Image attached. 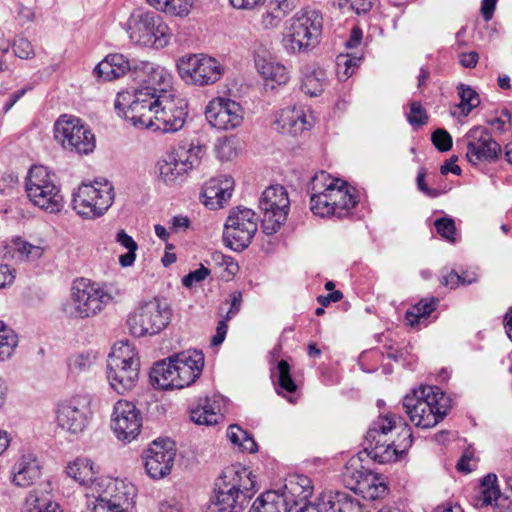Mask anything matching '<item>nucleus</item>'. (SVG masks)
Wrapping results in <instances>:
<instances>
[{
    "label": "nucleus",
    "mask_w": 512,
    "mask_h": 512,
    "mask_svg": "<svg viewBox=\"0 0 512 512\" xmlns=\"http://www.w3.org/2000/svg\"><path fill=\"white\" fill-rule=\"evenodd\" d=\"M94 463L87 458H77L67 466L69 477L82 485H89L88 507L93 512H129L133 507L136 489L123 480L96 478Z\"/></svg>",
    "instance_id": "f257e3e1"
},
{
    "label": "nucleus",
    "mask_w": 512,
    "mask_h": 512,
    "mask_svg": "<svg viewBox=\"0 0 512 512\" xmlns=\"http://www.w3.org/2000/svg\"><path fill=\"white\" fill-rule=\"evenodd\" d=\"M395 418L391 413L379 416L366 433L365 450L379 463L398 460L413 443L411 428L407 424L397 427Z\"/></svg>",
    "instance_id": "f03ea898"
},
{
    "label": "nucleus",
    "mask_w": 512,
    "mask_h": 512,
    "mask_svg": "<svg viewBox=\"0 0 512 512\" xmlns=\"http://www.w3.org/2000/svg\"><path fill=\"white\" fill-rule=\"evenodd\" d=\"M309 191L310 209L320 217H344L358 203L357 196L347 189L344 182L332 178L324 171L315 174L311 179Z\"/></svg>",
    "instance_id": "7ed1b4c3"
},
{
    "label": "nucleus",
    "mask_w": 512,
    "mask_h": 512,
    "mask_svg": "<svg viewBox=\"0 0 512 512\" xmlns=\"http://www.w3.org/2000/svg\"><path fill=\"white\" fill-rule=\"evenodd\" d=\"M403 407L416 427L429 429L447 415L450 399L437 386H421L404 397Z\"/></svg>",
    "instance_id": "20e7f679"
},
{
    "label": "nucleus",
    "mask_w": 512,
    "mask_h": 512,
    "mask_svg": "<svg viewBox=\"0 0 512 512\" xmlns=\"http://www.w3.org/2000/svg\"><path fill=\"white\" fill-rule=\"evenodd\" d=\"M323 17L315 9L305 8L287 22L282 43L288 54H302L313 50L320 42Z\"/></svg>",
    "instance_id": "39448f33"
},
{
    "label": "nucleus",
    "mask_w": 512,
    "mask_h": 512,
    "mask_svg": "<svg viewBox=\"0 0 512 512\" xmlns=\"http://www.w3.org/2000/svg\"><path fill=\"white\" fill-rule=\"evenodd\" d=\"M246 468H227L216 484L212 512H242L255 480Z\"/></svg>",
    "instance_id": "423d86ee"
},
{
    "label": "nucleus",
    "mask_w": 512,
    "mask_h": 512,
    "mask_svg": "<svg viewBox=\"0 0 512 512\" xmlns=\"http://www.w3.org/2000/svg\"><path fill=\"white\" fill-rule=\"evenodd\" d=\"M128 34L130 40L139 46L163 49L172 39L173 33L164 19L155 12L138 11L128 19Z\"/></svg>",
    "instance_id": "0eeeda50"
},
{
    "label": "nucleus",
    "mask_w": 512,
    "mask_h": 512,
    "mask_svg": "<svg viewBox=\"0 0 512 512\" xmlns=\"http://www.w3.org/2000/svg\"><path fill=\"white\" fill-rule=\"evenodd\" d=\"M140 361L134 346L118 342L109 354L107 378L111 387L119 394L131 390L139 377Z\"/></svg>",
    "instance_id": "6e6552de"
},
{
    "label": "nucleus",
    "mask_w": 512,
    "mask_h": 512,
    "mask_svg": "<svg viewBox=\"0 0 512 512\" xmlns=\"http://www.w3.org/2000/svg\"><path fill=\"white\" fill-rule=\"evenodd\" d=\"M150 91L138 88L132 92H119L114 102L117 114L137 128L151 129L160 94Z\"/></svg>",
    "instance_id": "1a4fd4ad"
},
{
    "label": "nucleus",
    "mask_w": 512,
    "mask_h": 512,
    "mask_svg": "<svg viewBox=\"0 0 512 512\" xmlns=\"http://www.w3.org/2000/svg\"><path fill=\"white\" fill-rule=\"evenodd\" d=\"M172 318L169 304L157 298L140 303L126 320L130 334L135 337L154 336L164 330Z\"/></svg>",
    "instance_id": "9d476101"
},
{
    "label": "nucleus",
    "mask_w": 512,
    "mask_h": 512,
    "mask_svg": "<svg viewBox=\"0 0 512 512\" xmlns=\"http://www.w3.org/2000/svg\"><path fill=\"white\" fill-rule=\"evenodd\" d=\"M204 154L205 147L198 142L178 146L158 161L160 179L167 185L182 182L190 171L200 166Z\"/></svg>",
    "instance_id": "9b49d317"
},
{
    "label": "nucleus",
    "mask_w": 512,
    "mask_h": 512,
    "mask_svg": "<svg viewBox=\"0 0 512 512\" xmlns=\"http://www.w3.org/2000/svg\"><path fill=\"white\" fill-rule=\"evenodd\" d=\"M29 200L37 207L56 213L62 208L63 197L55 183V175L42 165L30 168L25 182Z\"/></svg>",
    "instance_id": "f8f14e48"
},
{
    "label": "nucleus",
    "mask_w": 512,
    "mask_h": 512,
    "mask_svg": "<svg viewBox=\"0 0 512 512\" xmlns=\"http://www.w3.org/2000/svg\"><path fill=\"white\" fill-rule=\"evenodd\" d=\"M114 196V188L106 179L82 183L72 194V207L82 217L97 218L111 207Z\"/></svg>",
    "instance_id": "ddd939ff"
},
{
    "label": "nucleus",
    "mask_w": 512,
    "mask_h": 512,
    "mask_svg": "<svg viewBox=\"0 0 512 512\" xmlns=\"http://www.w3.org/2000/svg\"><path fill=\"white\" fill-rule=\"evenodd\" d=\"M113 297L97 283L86 279L74 281L67 312L71 317L86 319L98 315Z\"/></svg>",
    "instance_id": "4468645a"
},
{
    "label": "nucleus",
    "mask_w": 512,
    "mask_h": 512,
    "mask_svg": "<svg viewBox=\"0 0 512 512\" xmlns=\"http://www.w3.org/2000/svg\"><path fill=\"white\" fill-rule=\"evenodd\" d=\"M54 138L71 153L87 155L95 149V136L77 117L62 115L54 124Z\"/></svg>",
    "instance_id": "2eb2a0df"
},
{
    "label": "nucleus",
    "mask_w": 512,
    "mask_h": 512,
    "mask_svg": "<svg viewBox=\"0 0 512 512\" xmlns=\"http://www.w3.org/2000/svg\"><path fill=\"white\" fill-rule=\"evenodd\" d=\"M188 116L187 100L176 91L160 94L153 120V131L174 133L181 130Z\"/></svg>",
    "instance_id": "dca6fc26"
},
{
    "label": "nucleus",
    "mask_w": 512,
    "mask_h": 512,
    "mask_svg": "<svg viewBox=\"0 0 512 512\" xmlns=\"http://www.w3.org/2000/svg\"><path fill=\"white\" fill-rule=\"evenodd\" d=\"M177 68L186 83L197 86L214 84L224 74V66L217 59L203 54L182 57Z\"/></svg>",
    "instance_id": "f3484780"
},
{
    "label": "nucleus",
    "mask_w": 512,
    "mask_h": 512,
    "mask_svg": "<svg viewBox=\"0 0 512 512\" xmlns=\"http://www.w3.org/2000/svg\"><path fill=\"white\" fill-rule=\"evenodd\" d=\"M259 209L263 214V232L267 235L276 233L286 222L290 209L286 189L281 185H271L266 188L259 200Z\"/></svg>",
    "instance_id": "a211bd4d"
},
{
    "label": "nucleus",
    "mask_w": 512,
    "mask_h": 512,
    "mask_svg": "<svg viewBox=\"0 0 512 512\" xmlns=\"http://www.w3.org/2000/svg\"><path fill=\"white\" fill-rule=\"evenodd\" d=\"M255 212L249 208L236 207L231 210L224 226V239L235 251H242L249 246L257 232Z\"/></svg>",
    "instance_id": "6ab92c4d"
},
{
    "label": "nucleus",
    "mask_w": 512,
    "mask_h": 512,
    "mask_svg": "<svg viewBox=\"0 0 512 512\" xmlns=\"http://www.w3.org/2000/svg\"><path fill=\"white\" fill-rule=\"evenodd\" d=\"M457 145L466 149V159L472 165L481 162H494L498 159L501 147L484 126H474L457 140Z\"/></svg>",
    "instance_id": "aec40b11"
},
{
    "label": "nucleus",
    "mask_w": 512,
    "mask_h": 512,
    "mask_svg": "<svg viewBox=\"0 0 512 512\" xmlns=\"http://www.w3.org/2000/svg\"><path fill=\"white\" fill-rule=\"evenodd\" d=\"M91 398L77 395L60 402L56 409V421L59 427L72 434L83 432L91 418Z\"/></svg>",
    "instance_id": "412c9836"
},
{
    "label": "nucleus",
    "mask_w": 512,
    "mask_h": 512,
    "mask_svg": "<svg viewBox=\"0 0 512 512\" xmlns=\"http://www.w3.org/2000/svg\"><path fill=\"white\" fill-rule=\"evenodd\" d=\"M142 415L137 406L127 400H118L111 415V429L123 442L135 440L141 432Z\"/></svg>",
    "instance_id": "4be33fe9"
},
{
    "label": "nucleus",
    "mask_w": 512,
    "mask_h": 512,
    "mask_svg": "<svg viewBox=\"0 0 512 512\" xmlns=\"http://www.w3.org/2000/svg\"><path fill=\"white\" fill-rule=\"evenodd\" d=\"M176 457L175 443L170 439L153 441L144 452V466L152 479L169 475Z\"/></svg>",
    "instance_id": "5701e85b"
},
{
    "label": "nucleus",
    "mask_w": 512,
    "mask_h": 512,
    "mask_svg": "<svg viewBox=\"0 0 512 512\" xmlns=\"http://www.w3.org/2000/svg\"><path fill=\"white\" fill-rule=\"evenodd\" d=\"M208 123L219 130H230L243 122V109L234 100L218 97L211 100L205 108Z\"/></svg>",
    "instance_id": "b1692460"
},
{
    "label": "nucleus",
    "mask_w": 512,
    "mask_h": 512,
    "mask_svg": "<svg viewBox=\"0 0 512 512\" xmlns=\"http://www.w3.org/2000/svg\"><path fill=\"white\" fill-rule=\"evenodd\" d=\"M313 124L314 117L304 106H291L280 110L273 122L276 131L292 136L310 130Z\"/></svg>",
    "instance_id": "393cba45"
},
{
    "label": "nucleus",
    "mask_w": 512,
    "mask_h": 512,
    "mask_svg": "<svg viewBox=\"0 0 512 512\" xmlns=\"http://www.w3.org/2000/svg\"><path fill=\"white\" fill-rule=\"evenodd\" d=\"M134 73L141 78L140 88L151 89L153 94L175 91L172 86L173 76L165 67L145 61L134 65Z\"/></svg>",
    "instance_id": "a878e982"
},
{
    "label": "nucleus",
    "mask_w": 512,
    "mask_h": 512,
    "mask_svg": "<svg viewBox=\"0 0 512 512\" xmlns=\"http://www.w3.org/2000/svg\"><path fill=\"white\" fill-rule=\"evenodd\" d=\"M254 63L257 71L266 80L275 82L278 85H284L290 79L287 68L280 62H277L269 49L261 43L256 44L254 47Z\"/></svg>",
    "instance_id": "bb28decb"
},
{
    "label": "nucleus",
    "mask_w": 512,
    "mask_h": 512,
    "mask_svg": "<svg viewBox=\"0 0 512 512\" xmlns=\"http://www.w3.org/2000/svg\"><path fill=\"white\" fill-rule=\"evenodd\" d=\"M178 382L181 388L194 383L202 373L204 354L199 350H187L173 355Z\"/></svg>",
    "instance_id": "cd10ccee"
},
{
    "label": "nucleus",
    "mask_w": 512,
    "mask_h": 512,
    "mask_svg": "<svg viewBox=\"0 0 512 512\" xmlns=\"http://www.w3.org/2000/svg\"><path fill=\"white\" fill-rule=\"evenodd\" d=\"M233 188L234 181L229 176L211 178L202 188L201 201L211 210L221 208L230 199Z\"/></svg>",
    "instance_id": "c85d7f7f"
},
{
    "label": "nucleus",
    "mask_w": 512,
    "mask_h": 512,
    "mask_svg": "<svg viewBox=\"0 0 512 512\" xmlns=\"http://www.w3.org/2000/svg\"><path fill=\"white\" fill-rule=\"evenodd\" d=\"M41 475V466L33 452H22L12 466V482L20 487H29Z\"/></svg>",
    "instance_id": "c756f323"
},
{
    "label": "nucleus",
    "mask_w": 512,
    "mask_h": 512,
    "mask_svg": "<svg viewBox=\"0 0 512 512\" xmlns=\"http://www.w3.org/2000/svg\"><path fill=\"white\" fill-rule=\"evenodd\" d=\"M315 507L319 512H363L359 498L346 491L324 494Z\"/></svg>",
    "instance_id": "7c9ffc66"
},
{
    "label": "nucleus",
    "mask_w": 512,
    "mask_h": 512,
    "mask_svg": "<svg viewBox=\"0 0 512 512\" xmlns=\"http://www.w3.org/2000/svg\"><path fill=\"white\" fill-rule=\"evenodd\" d=\"M249 512H286L285 499L276 491H266L253 502ZM287 512H319L313 504H305L299 508H291Z\"/></svg>",
    "instance_id": "2f4dec72"
},
{
    "label": "nucleus",
    "mask_w": 512,
    "mask_h": 512,
    "mask_svg": "<svg viewBox=\"0 0 512 512\" xmlns=\"http://www.w3.org/2000/svg\"><path fill=\"white\" fill-rule=\"evenodd\" d=\"M132 69L134 70V66L126 56L120 53H111L97 64L94 74L105 81H111L123 77Z\"/></svg>",
    "instance_id": "473e14b6"
},
{
    "label": "nucleus",
    "mask_w": 512,
    "mask_h": 512,
    "mask_svg": "<svg viewBox=\"0 0 512 512\" xmlns=\"http://www.w3.org/2000/svg\"><path fill=\"white\" fill-rule=\"evenodd\" d=\"M150 379L154 387L162 390L181 389L173 355L168 358V362L162 360L153 366Z\"/></svg>",
    "instance_id": "72a5a7b5"
},
{
    "label": "nucleus",
    "mask_w": 512,
    "mask_h": 512,
    "mask_svg": "<svg viewBox=\"0 0 512 512\" xmlns=\"http://www.w3.org/2000/svg\"><path fill=\"white\" fill-rule=\"evenodd\" d=\"M220 418L222 414L218 396L200 399L198 405L191 409V420L198 425H214Z\"/></svg>",
    "instance_id": "f704fd0d"
},
{
    "label": "nucleus",
    "mask_w": 512,
    "mask_h": 512,
    "mask_svg": "<svg viewBox=\"0 0 512 512\" xmlns=\"http://www.w3.org/2000/svg\"><path fill=\"white\" fill-rule=\"evenodd\" d=\"M359 476L350 489L356 494L360 493L364 498L375 500L386 494V485L373 473L358 472Z\"/></svg>",
    "instance_id": "c9c22d12"
},
{
    "label": "nucleus",
    "mask_w": 512,
    "mask_h": 512,
    "mask_svg": "<svg viewBox=\"0 0 512 512\" xmlns=\"http://www.w3.org/2000/svg\"><path fill=\"white\" fill-rule=\"evenodd\" d=\"M327 82L326 71L320 67L307 68L303 74L301 90L311 97L320 95Z\"/></svg>",
    "instance_id": "e433bc0d"
},
{
    "label": "nucleus",
    "mask_w": 512,
    "mask_h": 512,
    "mask_svg": "<svg viewBox=\"0 0 512 512\" xmlns=\"http://www.w3.org/2000/svg\"><path fill=\"white\" fill-rule=\"evenodd\" d=\"M97 360L98 353L94 350L73 353L67 359L68 371L74 376L86 374L93 369Z\"/></svg>",
    "instance_id": "4c0bfd02"
},
{
    "label": "nucleus",
    "mask_w": 512,
    "mask_h": 512,
    "mask_svg": "<svg viewBox=\"0 0 512 512\" xmlns=\"http://www.w3.org/2000/svg\"><path fill=\"white\" fill-rule=\"evenodd\" d=\"M271 377L275 383L276 392L279 395L285 396L286 393H294L297 390V385L291 376L290 365L286 360L278 362L275 370L271 372Z\"/></svg>",
    "instance_id": "58836bf2"
},
{
    "label": "nucleus",
    "mask_w": 512,
    "mask_h": 512,
    "mask_svg": "<svg viewBox=\"0 0 512 512\" xmlns=\"http://www.w3.org/2000/svg\"><path fill=\"white\" fill-rule=\"evenodd\" d=\"M158 11L176 17H186L192 10L193 0H147Z\"/></svg>",
    "instance_id": "ea45409f"
},
{
    "label": "nucleus",
    "mask_w": 512,
    "mask_h": 512,
    "mask_svg": "<svg viewBox=\"0 0 512 512\" xmlns=\"http://www.w3.org/2000/svg\"><path fill=\"white\" fill-rule=\"evenodd\" d=\"M438 299H423L407 310L405 320L408 325L414 327L426 321L429 315L436 309Z\"/></svg>",
    "instance_id": "a19ab883"
},
{
    "label": "nucleus",
    "mask_w": 512,
    "mask_h": 512,
    "mask_svg": "<svg viewBox=\"0 0 512 512\" xmlns=\"http://www.w3.org/2000/svg\"><path fill=\"white\" fill-rule=\"evenodd\" d=\"M241 302H242L241 292H234L231 295V307H230L229 311L227 312L226 316L222 320L219 321L217 328H216V333L211 339L212 346H218V345L222 344L223 341L225 340L227 330H228L227 321L230 320L234 315H236L239 312Z\"/></svg>",
    "instance_id": "79ce46f5"
},
{
    "label": "nucleus",
    "mask_w": 512,
    "mask_h": 512,
    "mask_svg": "<svg viewBox=\"0 0 512 512\" xmlns=\"http://www.w3.org/2000/svg\"><path fill=\"white\" fill-rule=\"evenodd\" d=\"M227 437L231 443L239 447L242 451L255 453L258 449L254 438L238 425H230L228 427Z\"/></svg>",
    "instance_id": "37998d69"
},
{
    "label": "nucleus",
    "mask_w": 512,
    "mask_h": 512,
    "mask_svg": "<svg viewBox=\"0 0 512 512\" xmlns=\"http://www.w3.org/2000/svg\"><path fill=\"white\" fill-rule=\"evenodd\" d=\"M285 495L289 494L296 499L294 502L297 504V501H305L312 495V486L310 484V479L305 476H297L295 478H291L287 484H285Z\"/></svg>",
    "instance_id": "c03bdc74"
},
{
    "label": "nucleus",
    "mask_w": 512,
    "mask_h": 512,
    "mask_svg": "<svg viewBox=\"0 0 512 512\" xmlns=\"http://www.w3.org/2000/svg\"><path fill=\"white\" fill-rule=\"evenodd\" d=\"M18 345L16 333L0 321V361L9 359Z\"/></svg>",
    "instance_id": "a18cd8bd"
},
{
    "label": "nucleus",
    "mask_w": 512,
    "mask_h": 512,
    "mask_svg": "<svg viewBox=\"0 0 512 512\" xmlns=\"http://www.w3.org/2000/svg\"><path fill=\"white\" fill-rule=\"evenodd\" d=\"M116 241L125 249L127 253L119 257V263L122 267H130L134 264L136 259V251L138 249L137 243L129 236L124 230L117 233Z\"/></svg>",
    "instance_id": "49530a36"
},
{
    "label": "nucleus",
    "mask_w": 512,
    "mask_h": 512,
    "mask_svg": "<svg viewBox=\"0 0 512 512\" xmlns=\"http://www.w3.org/2000/svg\"><path fill=\"white\" fill-rule=\"evenodd\" d=\"M361 62V57L352 54H340L336 58L337 77L340 81H346L354 74Z\"/></svg>",
    "instance_id": "de8ad7c7"
},
{
    "label": "nucleus",
    "mask_w": 512,
    "mask_h": 512,
    "mask_svg": "<svg viewBox=\"0 0 512 512\" xmlns=\"http://www.w3.org/2000/svg\"><path fill=\"white\" fill-rule=\"evenodd\" d=\"M457 89L460 97L458 107L461 109L462 114L467 116L480 104L479 95L473 88L465 84H459Z\"/></svg>",
    "instance_id": "09e8293b"
},
{
    "label": "nucleus",
    "mask_w": 512,
    "mask_h": 512,
    "mask_svg": "<svg viewBox=\"0 0 512 512\" xmlns=\"http://www.w3.org/2000/svg\"><path fill=\"white\" fill-rule=\"evenodd\" d=\"M14 249L22 260L38 259L42 256L43 250L39 246L32 245L22 239L14 241Z\"/></svg>",
    "instance_id": "8fccbe9b"
},
{
    "label": "nucleus",
    "mask_w": 512,
    "mask_h": 512,
    "mask_svg": "<svg viewBox=\"0 0 512 512\" xmlns=\"http://www.w3.org/2000/svg\"><path fill=\"white\" fill-rule=\"evenodd\" d=\"M434 227L437 233L446 241L454 243L456 241V226L452 218L442 217L436 219Z\"/></svg>",
    "instance_id": "3c124183"
},
{
    "label": "nucleus",
    "mask_w": 512,
    "mask_h": 512,
    "mask_svg": "<svg viewBox=\"0 0 512 512\" xmlns=\"http://www.w3.org/2000/svg\"><path fill=\"white\" fill-rule=\"evenodd\" d=\"M407 120L412 126H421L428 122L427 112L420 102L415 101L410 104V112L407 116Z\"/></svg>",
    "instance_id": "603ef678"
},
{
    "label": "nucleus",
    "mask_w": 512,
    "mask_h": 512,
    "mask_svg": "<svg viewBox=\"0 0 512 512\" xmlns=\"http://www.w3.org/2000/svg\"><path fill=\"white\" fill-rule=\"evenodd\" d=\"M432 143L441 152L448 151L452 147V137L445 129H437L432 133Z\"/></svg>",
    "instance_id": "864d4df0"
},
{
    "label": "nucleus",
    "mask_w": 512,
    "mask_h": 512,
    "mask_svg": "<svg viewBox=\"0 0 512 512\" xmlns=\"http://www.w3.org/2000/svg\"><path fill=\"white\" fill-rule=\"evenodd\" d=\"M13 50L14 54L21 59H28L34 54L31 43L25 38L15 40Z\"/></svg>",
    "instance_id": "5fc2aeb1"
},
{
    "label": "nucleus",
    "mask_w": 512,
    "mask_h": 512,
    "mask_svg": "<svg viewBox=\"0 0 512 512\" xmlns=\"http://www.w3.org/2000/svg\"><path fill=\"white\" fill-rule=\"evenodd\" d=\"M216 153L221 160L232 159L236 155L234 143L228 139L218 141Z\"/></svg>",
    "instance_id": "6e6d98bb"
},
{
    "label": "nucleus",
    "mask_w": 512,
    "mask_h": 512,
    "mask_svg": "<svg viewBox=\"0 0 512 512\" xmlns=\"http://www.w3.org/2000/svg\"><path fill=\"white\" fill-rule=\"evenodd\" d=\"M209 273L210 271L201 265L200 268L184 276L182 279V284L185 287H192L193 284L203 281L209 275Z\"/></svg>",
    "instance_id": "4d7b16f0"
},
{
    "label": "nucleus",
    "mask_w": 512,
    "mask_h": 512,
    "mask_svg": "<svg viewBox=\"0 0 512 512\" xmlns=\"http://www.w3.org/2000/svg\"><path fill=\"white\" fill-rule=\"evenodd\" d=\"M499 497L500 490L498 487L483 488L478 499V505L481 507L492 505Z\"/></svg>",
    "instance_id": "13d9d810"
},
{
    "label": "nucleus",
    "mask_w": 512,
    "mask_h": 512,
    "mask_svg": "<svg viewBox=\"0 0 512 512\" xmlns=\"http://www.w3.org/2000/svg\"><path fill=\"white\" fill-rule=\"evenodd\" d=\"M282 17L278 11H266L262 14L261 24L265 29H272L280 24Z\"/></svg>",
    "instance_id": "bf43d9fd"
},
{
    "label": "nucleus",
    "mask_w": 512,
    "mask_h": 512,
    "mask_svg": "<svg viewBox=\"0 0 512 512\" xmlns=\"http://www.w3.org/2000/svg\"><path fill=\"white\" fill-rule=\"evenodd\" d=\"M271 5L275 11L285 16L298 5V0H271Z\"/></svg>",
    "instance_id": "052dcab7"
},
{
    "label": "nucleus",
    "mask_w": 512,
    "mask_h": 512,
    "mask_svg": "<svg viewBox=\"0 0 512 512\" xmlns=\"http://www.w3.org/2000/svg\"><path fill=\"white\" fill-rule=\"evenodd\" d=\"M15 275L12 270L6 264H0V288H5L14 282Z\"/></svg>",
    "instance_id": "680f3d73"
},
{
    "label": "nucleus",
    "mask_w": 512,
    "mask_h": 512,
    "mask_svg": "<svg viewBox=\"0 0 512 512\" xmlns=\"http://www.w3.org/2000/svg\"><path fill=\"white\" fill-rule=\"evenodd\" d=\"M425 177H426V171H425L424 168H421L418 171V175H417V179H416L417 186H418L419 190L422 191L424 194L430 196V197L438 196V192L435 189H430L426 185Z\"/></svg>",
    "instance_id": "e2e57ef3"
},
{
    "label": "nucleus",
    "mask_w": 512,
    "mask_h": 512,
    "mask_svg": "<svg viewBox=\"0 0 512 512\" xmlns=\"http://www.w3.org/2000/svg\"><path fill=\"white\" fill-rule=\"evenodd\" d=\"M182 504L175 498L165 499L159 504V512H182Z\"/></svg>",
    "instance_id": "0e129e2a"
},
{
    "label": "nucleus",
    "mask_w": 512,
    "mask_h": 512,
    "mask_svg": "<svg viewBox=\"0 0 512 512\" xmlns=\"http://www.w3.org/2000/svg\"><path fill=\"white\" fill-rule=\"evenodd\" d=\"M479 56L475 51L462 53L460 55V64L465 68H474L478 62Z\"/></svg>",
    "instance_id": "69168bd1"
},
{
    "label": "nucleus",
    "mask_w": 512,
    "mask_h": 512,
    "mask_svg": "<svg viewBox=\"0 0 512 512\" xmlns=\"http://www.w3.org/2000/svg\"><path fill=\"white\" fill-rule=\"evenodd\" d=\"M497 0H482L481 13L486 21H490L493 17Z\"/></svg>",
    "instance_id": "338daca9"
},
{
    "label": "nucleus",
    "mask_w": 512,
    "mask_h": 512,
    "mask_svg": "<svg viewBox=\"0 0 512 512\" xmlns=\"http://www.w3.org/2000/svg\"><path fill=\"white\" fill-rule=\"evenodd\" d=\"M343 298L342 292L335 290L327 295H320L317 301L322 306H328L332 302H339Z\"/></svg>",
    "instance_id": "774afa93"
}]
</instances>
